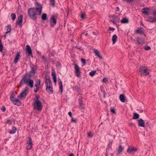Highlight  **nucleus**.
I'll use <instances>...</instances> for the list:
<instances>
[{"label": "nucleus", "instance_id": "nucleus-54", "mask_svg": "<svg viewBox=\"0 0 156 156\" xmlns=\"http://www.w3.org/2000/svg\"><path fill=\"white\" fill-rule=\"evenodd\" d=\"M111 112L113 113L114 114H115L116 113V112L115 109L113 108H112L111 109Z\"/></svg>", "mask_w": 156, "mask_h": 156}, {"label": "nucleus", "instance_id": "nucleus-57", "mask_svg": "<svg viewBox=\"0 0 156 156\" xmlns=\"http://www.w3.org/2000/svg\"><path fill=\"white\" fill-rule=\"evenodd\" d=\"M112 141L110 142L109 143V144H108V147H112Z\"/></svg>", "mask_w": 156, "mask_h": 156}, {"label": "nucleus", "instance_id": "nucleus-29", "mask_svg": "<svg viewBox=\"0 0 156 156\" xmlns=\"http://www.w3.org/2000/svg\"><path fill=\"white\" fill-rule=\"evenodd\" d=\"M6 28L7 32L5 33V34H7L8 33H10L11 30V25H8L6 27Z\"/></svg>", "mask_w": 156, "mask_h": 156}, {"label": "nucleus", "instance_id": "nucleus-59", "mask_svg": "<svg viewBox=\"0 0 156 156\" xmlns=\"http://www.w3.org/2000/svg\"><path fill=\"white\" fill-rule=\"evenodd\" d=\"M68 114L71 118L73 117L72 115V113L71 112H68Z\"/></svg>", "mask_w": 156, "mask_h": 156}, {"label": "nucleus", "instance_id": "nucleus-39", "mask_svg": "<svg viewBox=\"0 0 156 156\" xmlns=\"http://www.w3.org/2000/svg\"><path fill=\"white\" fill-rule=\"evenodd\" d=\"M80 105L79 108L80 109V110H81L82 111H83L85 109L84 106L83 104H81V105Z\"/></svg>", "mask_w": 156, "mask_h": 156}, {"label": "nucleus", "instance_id": "nucleus-53", "mask_svg": "<svg viewBox=\"0 0 156 156\" xmlns=\"http://www.w3.org/2000/svg\"><path fill=\"white\" fill-rule=\"evenodd\" d=\"M1 110L2 112H5L6 110L5 107L4 106H3L1 108Z\"/></svg>", "mask_w": 156, "mask_h": 156}, {"label": "nucleus", "instance_id": "nucleus-56", "mask_svg": "<svg viewBox=\"0 0 156 156\" xmlns=\"http://www.w3.org/2000/svg\"><path fill=\"white\" fill-rule=\"evenodd\" d=\"M108 29L110 30L114 31L115 30V29L113 27H109Z\"/></svg>", "mask_w": 156, "mask_h": 156}, {"label": "nucleus", "instance_id": "nucleus-52", "mask_svg": "<svg viewBox=\"0 0 156 156\" xmlns=\"http://www.w3.org/2000/svg\"><path fill=\"white\" fill-rule=\"evenodd\" d=\"M154 16V17H156V10H154L152 12Z\"/></svg>", "mask_w": 156, "mask_h": 156}, {"label": "nucleus", "instance_id": "nucleus-20", "mask_svg": "<svg viewBox=\"0 0 156 156\" xmlns=\"http://www.w3.org/2000/svg\"><path fill=\"white\" fill-rule=\"evenodd\" d=\"M141 11L142 13L146 15H148L149 14L148 8H144Z\"/></svg>", "mask_w": 156, "mask_h": 156}, {"label": "nucleus", "instance_id": "nucleus-23", "mask_svg": "<svg viewBox=\"0 0 156 156\" xmlns=\"http://www.w3.org/2000/svg\"><path fill=\"white\" fill-rule=\"evenodd\" d=\"M141 28H138L136 30V32L137 34H144V31L142 30Z\"/></svg>", "mask_w": 156, "mask_h": 156}, {"label": "nucleus", "instance_id": "nucleus-17", "mask_svg": "<svg viewBox=\"0 0 156 156\" xmlns=\"http://www.w3.org/2000/svg\"><path fill=\"white\" fill-rule=\"evenodd\" d=\"M26 49L27 52L30 55L32 54V51L29 45H27L26 46Z\"/></svg>", "mask_w": 156, "mask_h": 156}, {"label": "nucleus", "instance_id": "nucleus-37", "mask_svg": "<svg viewBox=\"0 0 156 156\" xmlns=\"http://www.w3.org/2000/svg\"><path fill=\"white\" fill-rule=\"evenodd\" d=\"M3 48V44L2 43L1 40L0 39V51L1 52L2 51Z\"/></svg>", "mask_w": 156, "mask_h": 156}, {"label": "nucleus", "instance_id": "nucleus-63", "mask_svg": "<svg viewBox=\"0 0 156 156\" xmlns=\"http://www.w3.org/2000/svg\"><path fill=\"white\" fill-rule=\"evenodd\" d=\"M35 86L36 87V88L37 87H40V85H38L37 84H35Z\"/></svg>", "mask_w": 156, "mask_h": 156}, {"label": "nucleus", "instance_id": "nucleus-60", "mask_svg": "<svg viewBox=\"0 0 156 156\" xmlns=\"http://www.w3.org/2000/svg\"><path fill=\"white\" fill-rule=\"evenodd\" d=\"M71 119L72 121L73 122H76V119H73V117L71 118Z\"/></svg>", "mask_w": 156, "mask_h": 156}, {"label": "nucleus", "instance_id": "nucleus-49", "mask_svg": "<svg viewBox=\"0 0 156 156\" xmlns=\"http://www.w3.org/2000/svg\"><path fill=\"white\" fill-rule=\"evenodd\" d=\"M87 135L88 136L90 137H92L93 136V135L91 132H90L88 133Z\"/></svg>", "mask_w": 156, "mask_h": 156}, {"label": "nucleus", "instance_id": "nucleus-15", "mask_svg": "<svg viewBox=\"0 0 156 156\" xmlns=\"http://www.w3.org/2000/svg\"><path fill=\"white\" fill-rule=\"evenodd\" d=\"M147 20L148 21L152 23L155 22H156V17L149 16L147 18Z\"/></svg>", "mask_w": 156, "mask_h": 156}, {"label": "nucleus", "instance_id": "nucleus-13", "mask_svg": "<svg viewBox=\"0 0 156 156\" xmlns=\"http://www.w3.org/2000/svg\"><path fill=\"white\" fill-rule=\"evenodd\" d=\"M20 52H17L16 53V56L15 58V59L14 61V62L15 63V64H16L17 62H18V61L19 60V57L20 55Z\"/></svg>", "mask_w": 156, "mask_h": 156}, {"label": "nucleus", "instance_id": "nucleus-16", "mask_svg": "<svg viewBox=\"0 0 156 156\" xmlns=\"http://www.w3.org/2000/svg\"><path fill=\"white\" fill-rule=\"evenodd\" d=\"M112 152V147H108L106 150L105 155L106 156H108V155H109Z\"/></svg>", "mask_w": 156, "mask_h": 156}, {"label": "nucleus", "instance_id": "nucleus-10", "mask_svg": "<svg viewBox=\"0 0 156 156\" xmlns=\"http://www.w3.org/2000/svg\"><path fill=\"white\" fill-rule=\"evenodd\" d=\"M138 125L139 127H144L145 126L144 121L142 119L137 120Z\"/></svg>", "mask_w": 156, "mask_h": 156}, {"label": "nucleus", "instance_id": "nucleus-42", "mask_svg": "<svg viewBox=\"0 0 156 156\" xmlns=\"http://www.w3.org/2000/svg\"><path fill=\"white\" fill-rule=\"evenodd\" d=\"M75 89L77 92H80V89L78 86H75Z\"/></svg>", "mask_w": 156, "mask_h": 156}, {"label": "nucleus", "instance_id": "nucleus-11", "mask_svg": "<svg viewBox=\"0 0 156 156\" xmlns=\"http://www.w3.org/2000/svg\"><path fill=\"white\" fill-rule=\"evenodd\" d=\"M137 150V149L134 147H130L129 146L128 148L127 149V152L129 153H131L136 152Z\"/></svg>", "mask_w": 156, "mask_h": 156}, {"label": "nucleus", "instance_id": "nucleus-5", "mask_svg": "<svg viewBox=\"0 0 156 156\" xmlns=\"http://www.w3.org/2000/svg\"><path fill=\"white\" fill-rule=\"evenodd\" d=\"M29 88L27 87H26L23 90L20 94L18 95V97H20L22 99H24L25 98L27 92L29 91Z\"/></svg>", "mask_w": 156, "mask_h": 156}, {"label": "nucleus", "instance_id": "nucleus-22", "mask_svg": "<svg viewBox=\"0 0 156 156\" xmlns=\"http://www.w3.org/2000/svg\"><path fill=\"white\" fill-rule=\"evenodd\" d=\"M13 103L15 105L19 106L21 105V102L19 99H15V101Z\"/></svg>", "mask_w": 156, "mask_h": 156}, {"label": "nucleus", "instance_id": "nucleus-45", "mask_svg": "<svg viewBox=\"0 0 156 156\" xmlns=\"http://www.w3.org/2000/svg\"><path fill=\"white\" fill-rule=\"evenodd\" d=\"M108 80L107 78H104L102 80V82L104 83H106L108 82Z\"/></svg>", "mask_w": 156, "mask_h": 156}, {"label": "nucleus", "instance_id": "nucleus-31", "mask_svg": "<svg viewBox=\"0 0 156 156\" xmlns=\"http://www.w3.org/2000/svg\"><path fill=\"white\" fill-rule=\"evenodd\" d=\"M15 95L14 94H12L10 95V99L11 101L13 103L15 101V99L14 98V96Z\"/></svg>", "mask_w": 156, "mask_h": 156}, {"label": "nucleus", "instance_id": "nucleus-18", "mask_svg": "<svg viewBox=\"0 0 156 156\" xmlns=\"http://www.w3.org/2000/svg\"><path fill=\"white\" fill-rule=\"evenodd\" d=\"M45 84L46 85V86H52V83L51 80H50V79L49 78H47L46 80Z\"/></svg>", "mask_w": 156, "mask_h": 156}, {"label": "nucleus", "instance_id": "nucleus-2", "mask_svg": "<svg viewBox=\"0 0 156 156\" xmlns=\"http://www.w3.org/2000/svg\"><path fill=\"white\" fill-rule=\"evenodd\" d=\"M35 7L30 8L28 10V14L30 18L34 21L37 19V15H40L42 13V5L38 2L35 3Z\"/></svg>", "mask_w": 156, "mask_h": 156}, {"label": "nucleus", "instance_id": "nucleus-26", "mask_svg": "<svg viewBox=\"0 0 156 156\" xmlns=\"http://www.w3.org/2000/svg\"><path fill=\"white\" fill-rule=\"evenodd\" d=\"M58 84L59 86V90L61 92V94H62L63 92V86L62 83L60 80L58 82Z\"/></svg>", "mask_w": 156, "mask_h": 156}, {"label": "nucleus", "instance_id": "nucleus-64", "mask_svg": "<svg viewBox=\"0 0 156 156\" xmlns=\"http://www.w3.org/2000/svg\"><path fill=\"white\" fill-rule=\"evenodd\" d=\"M130 39L131 41H132L133 42H135V40L134 39L133 37H131L130 38Z\"/></svg>", "mask_w": 156, "mask_h": 156}, {"label": "nucleus", "instance_id": "nucleus-50", "mask_svg": "<svg viewBox=\"0 0 156 156\" xmlns=\"http://www.w3.org/2000/svg\"><path fill=\"white\" fill-rule=\"evenodd\" d=\"M151 48L149 46H146V47L144 48V49L145 50H147V51L150 50L151 49Z\"/></svg>", "mask_w": 156, "mask_h": 156}, {"label": "nucleus", "instance_id": "nucleus-27", "mask_svg": "<svg viewBox=\"0 0 156 156\" xmlns=\"http://www.w3.org/2000/svg\"><path fill=\"white\" fill-rule=\"evenodd\" d=\"M117 38V36L116 34L114 35L112 37V43L114 44L116 41V40Z\"/></svg>", "mask_w": 156, "mask_h": 156}, {"label": "nucleus", "instance_id": "nucleus-14", "mask_svg": "<svg viewBox=\"0 0 156 156\" xmlns=\"http://www.w3.org/2000/svg\"><path fill=\"white\" fill-rule=\"evenodd\" d=\"M50 23L51 27H53L56 23V20L54 17H53L51 19Z\"/></svg>", "mask_w": 156, "mask_h": 156}, {"label": "nucleus", "instance_id": "nucleus-25", "mask_svg": "<svg viewBox=\"0 0 156 156\" xmlns=\"http://www.w3.org/2000/svg\"><path fill=\"white\" fill-rule=\"evenodd\" d=\"M120 100L123 102L125 101V97L124 94H121L119 95Z\"/></svg>", "mask_w": 156, "mask_h": 156}, {"label": "nucleus", "instance_id": "nucleus-33", "mask_svg": "<svg viewBox=\"0 0 156 156\" xmlns=\"http://www.w3.org/2000/svg\"><path fill=\"white\" fill-rule=\"evenodd\" d=\"M139 117V115L136 113H133V119H135L138 118Z\"/></svg>", "mask_w": 156, "mask_h": 156}, {"label": "nucleus", "instance_id": "nucleus-61", "mask_svg": "<svg viewBox=\"0 0 156 156\" xmlns=\"http://www.w3.org/2000/svg\"><path fill=\"white\" fill-rule=\"evenodd\" d=\"M78 48L82 51H83V49L82 48L81 46H79L78 47Z\"/></svg>", "mask_w": 156, "mask_h": 156}, {"label": "nucleus", "instance_id": "nucleus-19", "mask_svg": "<svg viewBox=\"0 0 156 156\" xmlns=\"http://www.w3.org/2000/svg\"><path fill=\"white\" fill-rule=\"evenodd\" d=\"M94 52L96 55L97 56L101 59L102 58V57L101 55H100V52L98 50L94 49Z\"/></svg>", "mask_w": 156, "mask_h": 156}, {"label": "nucleus", "instance_id": "nucleus-32", "mask_svg": "<svg viewBox=\"0 0 156 156\" xmlns=\"http://www.w3.org/2000/svg\"><path fill=\"white\" fill-rule=\"evenodd\" d=\"M123 149V147H122V146L121 144H120L118 147V153H120V152H122V150Z\"/></svg>", "mask_w": 156, "mask_h": 156}, {"label": "nucleus", "instance_id": "nucleus-6", "mask_svg": "<svg viewBox=\"0 0 156 156\" xmlns=\"http://www.w3.org/2000/svg\"><path fill=\"white\" fill-rule=\"evenodd\" d=\"M28 140L27 141L26 143V148L27 150H30L33 145L32 143V140L30 137H28Z\"/></svg>", "mask_w": 156, "mask_h": 156}, {"label": "nucleus", "instance_id": "nucleus-43", "mask_svg": "<svg viewBox=\"0 0 156 156\" xmlns=\"http://www.w3.org/2000/svg\"><path fill=\"white\" fill-rule=\"evenodd\" d=\"M123 1L126 2L128 3L133 2L134 0H122Z\"/></svg>", "mask_w": 156, "mask_h": 156}, {"label": "nucleus", "instance_id": "nucleus-51", "mask_svg": "<svg viewBox=\"0 0 156 156\" xmlns=\"http://www.w3.org/2000/svg\"><path fill=\"white\" fill-rule=\"evenodd\" d=\"M40 98V96L39 95H37L34 98V101H35V100H39V98Z\"/></svg>", "mask_w": 156, "mask_h": 156}, {"label": "nucleus", "instance_id": "nucleus-8", "mask_svg": "<svg viewBox=\"0 0 156 156\" xmlns=\"http://www.w3.org/2000/svg\"><path fill=\"white\" fill-rule=\"evenodd\" d=\"M23 16L22 15H21L19 16H18L17 20L16 23V26L17 25H19L20 27H21L22 26L21 24L23 22Z\"/></svg>", "mask_w": 156, "mask_h": 156}, {"label": "nucleus", "instance_id": "nucleus-24", "mask_svg": "<svg viewBox=\"0 0 156 156\" xmlns=\"http://www.w3.org/2000/svg\"><path fill=\"white\" fill-rule=\"evenodd\" d=\"M51 75L53 79L54 82V83H56L57 82V77L55 73V72H52Z\"/></svg>", "mask_w": 156, "mask_h": 156}, {"label": "nucleus", "instance_id": "nucleus-7", "mask_svg": "<svg viewBox=\"0 0 156 156\" xmlns=\"http://www.w3.org/2000/svg\"><path fill=\"white\" fill-rule=\"evenodd\" d=\"M74 69L76 76L77 77H80L81 72L80 68L77 64H74Z\"/></svg>", "mask_w": 156, "mask_h": 156}, {"label": "nucleus", "instance_id": "nucleus-21", "mask_svg": "<svg viewBox=\"0 0 156 156\" xmlns=\"http://www.w3.org/2000/svg\"><path fill=\"white\" fill-rule=\"evenodd\" d=\"M136 40L137 42H136V43H137L138 45H139L141 44H143L144 42V41L142 39L140 38L139 37H136Z\"/></svg>", "mask_w": 156, "mask_h": 156}, {"label": "nucleus", "instance_id": "nucleus-28", "mask_svg": "<svg viewBox=\"0 0 156 156\" xmlns=\"http://www.w3.org/2000/svg\"><path fill=\"white\" fill-rule=\"evenodd\" d=\"M17 130V129L15 127H13L11 130L9 132V133L10 134H14Z\"/></svg>", "mask_w": 156, "mask_h": 156}, {"label": "nucleus", "instance_id": "nucleus-62", "mask_svg": "<svg viewBox=\"0 0 156 156\" xmlns=\"http://www.w3.org/2000/svg\"><path fill=\"white\" fill-rule=\"evenodd\" d=\"M102 92L103 93V97H105V91H103Z\"/></svg>", "mask_w": 156, "mask_h": 156}, {"label": "nucleus", "instance_id": "nucleus-44", "mask_svg": "<svg viewBox=\"0 0 156 156\" xmlns=\"http://www.w3.org/2000/svg\"><path fill=\"white\" fill-rule=\"evenodd\" d=\"M7 123L11 125L12 124V122L11 119H8L7 121Z\"/></svg>", "mask_w": 156, "mask_h": 156}, {"label": "nucleus", "instance_id": "nucleus-55", "mask_svg": "<svg viewBox=\"0 0 156 156\" xmlns=\"http://www.w3.org/2000/svg\"><path fill=\"white\" fill-rule=\"evenodd\" d=\"M40 87H37L36 88V89H34V91L35 92L37 93V91H38V90L39 89Z\"/></svg>", "mask_w": 156, "mask_h": 156}, {"label": "nucleus", "instance_id": "nucleus-41", "mask_svg": "<svg viewBox=\"0 0 156 156\" xmlns=\"http://www.w3.org/2000/svg\"><path fill=\"white\" fill-rule=\"evenodd\" d=\"M81 62L83 63L82 66H83L85 65L86 62L85 60L84 59L81 58Z\"/></svg>", "mask_w": 156, "mask_h": 156}, {"label": "nucleus", "instance_id": "nucleus-47", "mask_svg": "<svg viewBox=\"0 0 156 156\" xmlns=\"http://www.w3.org/2000/svg\"><path fill=\"white\" fill-rule=\"evenodd\" d=\"M79 105H81L83 104V101L82 99L80 98L79 99Z\"/></svg>", "mask_w": 156, "mask_h": 156}, {"label": "nucleus", "instance_id": "nucleus-1", "mask_svg": "<svg viewBox=\"0 0 156 156\" xmlns=\"http://www.w3.org/2000/svg\"><path fill=\"white\" fill-rule=\"evenodd\" d=\"M35 70L34 67L31 68V70L30 71L29 73L27 74L25 73L22 77L20 80V86H23L24 84L32 88L34 87V81L31 79L30 77L34 76L35 73Z\"/></svg>", "mask_w": 156, "mask_h": 156}, {"label": "nucleus", "instance_id": "nucleus-30", "mask_svg": "<svg viewBox=\"0 0 156 156\" xmlns=\"http://www.w3.org/2000/svg\"><path fill=\"white\" fill-rule=\"evenodd\" d=\"M129 20L126 18H124L121 21V22L123 23H127L129 22Z\"/></svg>", "mask_w": 156, "mask_h": 156}, {"label": "nucleus", "instance_id": "nucleus-38", "mask_svg": "<svg viewBox=\"0 0 156 156\" xmlns=\"http://www.w3.org/2000/svg\"><path fill=\"white\" fill-rule=\"evenodd\" d=\"M41 82V81L39 79H36V81H35L36 84L40 85Z\"/></svg>", "mask_w": 156, "mask_h": 156}, {"label": "nucleus", "instance_id": "nucleus-12", "mask_svg": "<svg viewBox=\"0 0 156 156\" xmlns=\"http://www.w3.org/2000/svg\"><path fill=\"white\" fill-rule=\"evenodd\" d=\"M46 90L50 94H52L53 93V89L52 86H46Z\"/></svg>", "mask_w": 156, "mask_h": 156}, {"label": "nucleus", "instance_id": "nucleus-46", "mask_svg": "<svg viewBox=\"0 0 156 156\" xmlns=\"http://www.w3.org/2000/svg\"><path fill=\"white\" fill-rule=\"evenodd\" d=\"M85 13H82L80 16L81 17V18L83 19H85Z\"/></svg>", "mask_w": 156, "mask_h": 156}, {"label": "nucleus", "instance_id": "nucleus-48", "mask_svg": "<svg viewBox=\"0 0 156 156\" xmlns=\"http://www.w3.org/2000/svg\"><path fill=\"white\" fill-rule=\"evenodd\" d=\"M55 1H50V5L54 6Z\"/></svg>", "mask_w": 156, "mask_h": 156}, {"label": "nucleus", "instance_id": "nucleus-34", "mask_svg": "<svg viewBox=\"0 0 156 156\" xmlns=\"http://www.w3.org/2000/svg\"><path fill=\"white\" fill-rule=\"evenodd\" d=\"M47 15L46 13H44L42 14L41 16V18L43 20H45L47 18Z\"/></svg>", "mask_w": 156, "mask_h": 156}, {"label": "nucleus", "instance_id": "nucleus-9", "mask_svg": "<svg viewBox=\"0 0 156 156\" xmlns=\"http://www.w3.org/2000/svg\"><path fill=\"white\" fill-rule=\"evenodd\" d=\"M119 17L118 16L113 15L112 16V20L111 21L114 24H116L119 22Z\"/></svg>", "mask_w": 156, "mask_h": 156}, {"label": "nucleus", "instance_id": "nucleus-36", "mask_svg": "<svg viewBox=\"0 0 156 156\" xmlns=\"http://www.w3.org/2000/svg\"><path fill=\"white\" fill-rule=\"evenodd\" d=\"M11 16L12 17L11 19L13 21H14L16 18V15L14 13H11Z\"/></svg>", "mask_w": 156, "mask_h": 156}, {"label": "nucleus", "instance_id": "nucleus-40", "mask_svg": "<svg viewBox=\"0 0 156 156\" xmlns=\"http://www.w3.org/2000/svg\"><path fill=\"white\" fill-rule=\"evenodd\" d=\"M42 58L44 61V63H47L48 61V59H47L46 57H45L44 55H43L42 56Z\"/></svg>", "mask_w": 156, "mask_h": 156}, {"label": "nucleus", "instance_id": "nucleus-58", "mask_svg": "<svg viewBox=\"0 0 156 156\" xmlns=\"http://www.w3.org/2000/svg\"><path fill=\"white\" fill-rule=\"evenodd\" d=\"M83 34L87 36V31L86 30H84Z\"/></svg>", "mask_w": 156, "mask_h": 156}, {"label": "nucleus", "instance_id": "nucleus-3", "mask_svg": "<svg viewBox=\"0 0 156 156\" xmlns=\"http://www.w3.org/2000/svg\"><path fill=\"white\" fill-rule=\"evenodd\" d=\"M34 109H37L38 111L41 110L42 108L41 102L39 100H35L33 103Z\"/></svg>", "mask_w": 156, "mask_h": 156}, {"label": "nucleus", "instance_id": "nucleus-4", "mask_svg": "<svg viewBox=\"0 0 156 156\" xmlns=\"http://www.w3.org/2000/svg\"><path fill=\"white\" fill-rule=\"evenodd\" d=\"M140 72L141 75H143L146 76L149 74V71L146 66H140Z\"/></svg>", "mask_w": 156, "mask_h": 156}, {"label": "nucleus", "instance_id": "nucleus-35", "mask_svg": "<svg viewBox=\"0 0 156 156\" xmlns=\"http://www.w3.org/2000/svg\"><path fill=\"white\" fill-rule=\"evenodd\" d=\"M96 72L95 70L92 71L89 73V75L90 76H93L95 74Z\"/></svg>", "mask_w": 156, "mask_h": 156}]
</instances>
